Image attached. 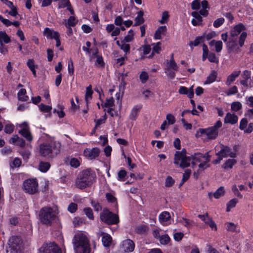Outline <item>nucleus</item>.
<instances>
[{
    "label": "nucleus",
    "mask_w": 253,
    "mask_h": 253,
    "mask_svg": "<svg viewBox=\"0 0 253 253\" xmlns=\"http://www.w3.org/2000/svg\"><path fill=\"white\" fill-rule=\"evenodd\" d=\"M238 121V117L235 114H231L230 113H227L225 118V123H230L231 124H235Z\"/></svg>",
    "instance_id": "f3484780"
},
{
    "label": "nucleus",
    "mask_w": 253,
    "mask_h": 253,
    "mask_svg": "<svg viewBox=\"0 0 253 253\" xmlns=\"http://www.w3.org/2000/svg\"><path fill=\"white\" fill-rule=\"evenodd\" d=\"M93 91L92 90V87L91 85H89L86 88V92L85 95V100L86 104L88 103V99H91Z\"/></svg>",
    "instance_id": "c756f323"
},
{
    "label": "nucleus",
    "mask_w": 253,
    "mask_h": 253,
    "mask_svg": "<svg viewBox=\"0 0 253 253\" xmlns=\"http://www.w3.org/2000/svg\"><path fill=\"white\" fill-rule=\"evenodd\" d=\"M168 67L166 68L165 70L169 71V69H172L174 71H178V66L175 61H171V62H168Z\"/></svg>",
    "instance_id": "f704fd0d"
},
{
    "label": "nucleus",
    "mask_w": 253,
    "mask_h": 253,
    "mask_svg": "<svg viewBox=\"0 0 253 253\" xmlns=\"http://www.w3.org/2000/svg\"><path fill=\"white\" fill-rule=\"evenodd\" d=\"M226 228L228 231L234 232L236 230V226L233 223H227Z\"/></svg>",
    "instance_id": "0e129e2a"
},
{
    "label": "nucleus",
    "mask_w": 253,
    "mask_h": 253,
    "mask_svg": "<svg viewBox=\"0 0 253 253\" xmlns=\"http://www.w3.org/2000/svg\"><path fill=\"white\" fill-rule=\"evenodd\" d=\"M206 224L209 225L211 229L216 231L217 230V227L215 223L211 219V218H210L208 221L207 223H206Z\"/></svg>",
    "instance_id": "e2e57ef3"
},
{
    "label": "nucleus",
    "mask_w": 253,
    "mask_h": 253,
    "mask_svg": "<svg viewBox=\"0 0 253 253\" xmlns=\"http://www.w3.org/2000/svg\"><path fill=\"white\" fill-rule=\"evenodd\" d=\"M140 79L142 83H145L148 80V75L146 72H142L139 76Z\"/></svg>",
    "instance_id": "864d4df0"
},
{
    "label": "nucleus",
    "mask_w": 253,
    "mask_h": 253,
    "mask_svg": "<svg viewBox=\"0 0 253 253\" xmlns=\"http://www.w3.org/2000/svg\"><path fill=\"white\" fill-rule=\"evenodd\" d=\"M77 204L74 203H71L68 207V210L71 213H73L77 210Z\"/></svg>",
    "instance_id": "338daca9"
},
{
    "label": "nucleus",
    "mask_w": 253,
    "mask_h": 253,
    "mask_svg": "<svg viewBox=\"0 0 253 253\" xmlns=\"http://www.w3.org/2000/svg\"><path fill=\"white\" fill-rule=\"evenodd\" d=\"M149 230V227L145 225H141L136 227L135 231L138 234H146Z\"/></svg>",
    "instance_id": "c85d7f7f"
},
{
    "label": "nucleus",
    "mask_w": 253,
    "mask_h": 253,
    "mask_svg": "<svg viewBox=\"0 0 253 253\" xmlns=\"http://www.w3.org/2000/svg\"><path fill=\"white\" fill-rule=\"evenodd\" d=\"M159 241L162 245H167L170 242V239L168 234H164L161 235Z\"/></svg>",
    "instance_id": "473e14b6"
},
{
    "label": "nucleus",
    "mask_w": 253,
    "mask_h": 253,
    "mask_svg": "<svg viewBox=\"0 0 253 253\" xmlns=\"http://www.w3.org/2000/svg\"><path fill=\"white\" fill-rule=\"evenodd\" d=\"M244 29L245 26L242 23L236 25L230 31L231 37H235L238 36Z\"/></svg>",
    "instance_id": "dca6fc26"
},
{
    "label": "nucleus",
    "mask_w": 253,
    "mask_h": 253,
    "mask_svg": "<svg viewBox=\"0 0 253 253\" xmlns=\"http://www.w3.org/2000/svg\"><path fill=\"white\" fill-rule=\"evenodd\" d=\"M242 104L239 101L233 102L231 105V109L235 112H237L242 108Z\"/></svg>",
    "instance_id": "58836bf2"
},
{
    "label": "nucleus",
    "mask_w": 253,
    "mask_h": 253,
    "mask_svg": "<svg viewBox=\"0 0 253 253\" xmlns=\"http://www.w3.org/2000/svg\"><path fill=\"white\" fill-rule=\"evenodd\" d=\"M134 242L130 239L124 240L122 244V248L123 251L126 253L132 252L134 249Z\"/></svg>",
    "instance_id": "4468645a"
},
{
    "label": "nucleus",
    "mask_w": 253,
    "mask_h": 253,
    "mask_svg": "<svg viewBox=\"0 0 253 253\" xmlns=\"http://www.w3.org/2000/svg\"><path fill=\"white\" fill-rule=\"evenodd\" d=\"M84 212L86 215L90 219H93V215L92 210L89 208H85L84 209Z\"/></svg>",
    "instance_id": "69168bd1"
},
{
    "label": "nucleus",
    "mask_w": 253,
    "mask_h": 253,
    "mask_svg": "<svg viewBox=\"0 0 253 253\" xmlns=\"http://www.w3.org/2000/svg\"><path fill=\"white\" fill-rule=\"evenodd\" d=\"M208 59L210 62L213 63H217L218 58L216 57L215 54L214 53H210L209 54Z\"/></svg>",
    "instance_id": "13d9d810"
},
{
    "label": "nucleus",
    "mask_w": 253,
    "mask_h": 253,
    "mask_svg": "<svg viewBox=\"0 0 253 253\" xmlns=\"http://www.w3.org/2000/svg\"><path fill=\"white\" fill-rule=\"evenodd\" d=\"M200 7V0H194L191 3V8L193 10H198Z\"/></svg>",
    "instance_id": "6e6d98bb"
},
{
    "label": "nucleus",
    "mask_w": 253,
    "mask_h": 253,
    "mask_svg": "<svg viewBox=\"0 0 253 253\" xmlns=\"http://www.w3.org/2000/svg\"><path fill=\"white\" fill-rule=\"evenodd\" d=\"M68 70L70 75H73L74 74V68L73 61L71 59H70L68 62Z\"/></svg>",
    "instance_id": "bf43d9fd"
},
{
    "label": "nucleus",
    "mask_w": 253,
    "mask_h": 253,
    "mask_svg": "<svg viewBox=\"0 0 253 253\" xmlns=\"http://www.w3.org/2000/svg\"><path fill=\"white\" fill-rule=\"evenodd\" d=\"M114 99L113 97H111L109 99H106V102L104 103L103 106L105 107L111 108L114 106Z\"/></svg>",
    "instance_id": "a18cd8bd"
},
{
    "label": "nucleus",
    "mask_w": 253,
    "mask_h": 253,
    "mask_svg": "<svg viewBox=\"0 0 253 253\" xmlns=\"http://www.w3.org/2000/svg\"><path fill=\"white\" fill-rule=\"evenodd\" d=\"M238 203V200L234 198L230 200L227 203L226 211L228 212L230 211L231 209L235 207Z\"/></svg>",
    "instance_id": "72a5a7b5"
},
{
    "label": "nucleus",
    "mask_w": 253,
    "mask_h": 253,
    "mask_svg": "<svg viewBox=\"0 0 253 253\" xmlns=\"http://www.w3.org/2000/svg\"><path fill=\"white\" fill-rule=\"evenodd\" d=\"M144 13L142 11H140L137 13V16L135 18V23L133 25V26H137L141 24H142L144 22V19L143 17Z\"/></svg>",
    "instance_id": "b1692460"
},
{
    "label": "nucleus",
    "mask_w": 253,
    "mask_h": 253,
    "mask_svg": "<svg viewBox=\"0 0 253 253\" xmlns=\"http://www.w3.org/2000/svg\"><path fill=\"white\" fill-rule=\"evenodd\" d=\"M237 161L233 159H229L225 161V162L222 165V168L224 169H232L233 166L236 164Z\"/></svg>",
    "instance_id": "5701e85b"
},
{
    "label": "nucleus",
    "mask_w": 253,
    "mask_h": 253,
    "mask_svg": "<svg viewBox=\"0 0 253 253\" xmlns=\"http://www.w3.org/2000/svg\"><path fill=\"white\" fill-rule=\"evenodd\" d=\"M60 143L57 141L43 143L39 146V153L42 157L52 158L60 152Z\"/></svg>",
    "instance_id": "f03ea898"
},
{
    "label": "nucleus",
    "mask_w": 253,
    "mask_h": 253,
    "mask_svg": "<svg viewBox=\"0 0 253 253\" xmlns=\"http://www.w3.org/2000/svg\"><path fill=\"white\" fill-rule=\"evenodd\" d=\"M100 151L97 148H93L91 149H86L84 150V155L90 160L94 159L99 155Z\"/></svg>",
    "instance_id": "ddd939ff"
},
{
    "label": "nucleus",
    "mask_w": 253,
    "mask_h": 253,
    "mask_svg": "<svg viewBox=\"0 0 253 253\" xmlns=\"http://www.w3.org/2000/svg\"><path fill=\"white\" fill-rule=\"evenodd\" d=\"M217 73L215 71H212L210 75L207 77L205 84H209L214 82L217 78Z\"/></svg>",
    "instance_id": "a878e982"
},
{
    "label": "nucleus",
    "mask_w": 253,
    "mask_h": 253,
    "mask_svg": "<svg viewBox=\"0 0 253 253\" xmlns=\"http://www.w3.org/2000/svg\"><path fill=\"white\" fill-rule=\"evenodd\" d=\"M220 148V150L216 154V155L217 156V159L213 162L214 164H219L223 158L228 157L231 158H235L236 157V154L232 152L231 149L228 146L221 144Z\"/></svg>",
    "instance_id": "0eeeda50"
},
{
    "label": "nucleus",
    "mask_w": 253,
    "mask_h": 253,
    "mask_svg": "<svg viewBox=\"0 0 253 253\" xmlns=\"http://www.w3.org/2000/svg\"><path fill=\"white\" fill-rule=\"evenodd\" d=\"M39 253H61V250L54 242L44 244L40 249Z\"/></svg>",
    "instance_id": "9b49d317"
},
{
    "label": "nucleus",
    "mask_w": 253,
    "mask_h": 253,
    "mask_svg": "<svg viewBox=\"0 0 253 253\" xmlns=\"http://www.w3.org/2000/svg\"><path fill=\"white\" fill-rule=\"evenodd\" d=\"M73 244L76 253H90L89 241L84 234H76L74 237Z\"/></svg>",
    "instance_id": "7ed1b4c3"
},
{
    "label": "nucleus",
    "mask_w": 253,
    "mask_h": 253,
    "mask_svg": "<svg viewBox=\"0 0 253 253\" xmlns=\"http://www.w3.org/2000/svg\"><path fill=\"white\" fill-rule=\"evenodd\" d=\"M174 180L170 176H168L166 179L165 186L170 187L172 186L174 183Z\"/></svg>",
    "instance_id": "79ce46f5"
},
{
    "label": "nucleus",
    "mask_w": 253,
    "mask_h": 253,
    "mask_svg": "<svg viewBox=\"0 0 253 253\" xmlns=\"http://www.w3.org/2000/svg\"><path fill=\"white\" fill-rule=\"evenodd\" d=\"M56 211L52 208L45 206L39 211L38 219L41 224L51 226L56 219Z\"/></svg>",
    "instance_id": "20e7f679"
},
{
    "label": "nucleus",
    "mask_w": 253,
    "mask_h": 253,
    "mask_svg": "<svg viewBox=\"0 0 253 253\" xmlns=\"http://www.w3.org/2000/svg\"><path fill=\"white\" fill-rule=\"evenodd\" d=\"M170 214L168 211H164L159 215V219L161 222H166L169 220Z\"/></svg>",
    "instance_id": "7c9ffc66"
},
{
    "label": "nucleus",
    "mask_w": 253,
    "mask_h": 253,
    "mask_svg": "<svg viewBox=\"0 0 253 253\" xmlns=\"http://www.w3.org/2000/svg\"><path fill=\"white\" fill-rule=\"evenodd\" d=\"M138 110L139 109H138L136 106L134 107L132 109L129 116V118L130 119L134 120L136 119L138 112Z\"/></svg>",
    "instance_id": "09e8293b"
},
{
    "label": "nucleus",
    "mask_w": 253,
    "mask_h": 253,
    "mask_svg": "<svg viewBox=\"0 0 253 253\" xmlns=\"http://www.w3.org/2000/svg\"><path fill=\"white\" fill-rule=\"evenodd\" d=\"M186 150L183 149L181 151H176L174 157V164H179V167L182 169L188 167L191 161V157L186 156Z\"/></svg>",
    "instance_id": "423d86ee"
},
{
    "label": "nucleus",
    "mask_w": 253,
    "mask_h": 253,
    "mask_svg": "<svg viewBox=\"0 0 253 253\" xmlns=\"http://www.w3.org/2000/svg\"><path fill=\"white\" fill-rule=\"evenodd\" d=\"M77 23V21L76 20L75 17L74 16H70L69 18L68 19L67 23L65 24V26H75Z\"/></svg>",
    "instance_id": "37998d69"
},
{
    "label": "nucleus",
    "mask_w": 253,
    "mask_h": 253,
    "mask_svg": "<svg viewBox=\"0 0 253 253\" xmlns=\"http://www.w3.org/2000/svg\"><path fill=\"white\" fill-rule=\"evenodd\" d=\"M178 92L180 94L187 95L188 98L192 99L194 97V94L193 86L188 88L185 86H181L179 88Z\"/></svg>",
    "instance_id": "2eb2a0df"
},
{
    "label": "nucleus",
    "mask_w": 253,
    "mask_h": 253,
    "mask_svg": "<svg viewBox=\"0 0 253 253\" xmlns=\"http://www.w3.org/2000/svg\"><path fill=\"white\" fill-rule=\"evenodd\" d=\"M182 219L184 221L183 225L187 228H190V227L195 225V223L192 220H189L187 218H183Z\"/></svg>",
    "instance_id": "3c124183"
},
{
    "label": "nucleus",
    "mask_w": 253,
    "mask_h": 253,
    "mask_svg": "<svg viewBox=\"0 0 253 253\" xmlns=\"http://www.w3.org/2000/svg\"><path fill=\"white\" fill-rule=\"evenodd\" d=\"M224 22V19L223 18H220L216 19L214 23L213 26L215 28L219 27Z\"/></svg>",
    "instance_id": "774afa93"
},
{
    "label": "nucleus",
    "mask_w": 253,
    "mask_h": 253,
    "mask_svg": "<svg viewBox=\"0 0 253 253\" xmlns=\"http://www.w3.org/2000/svg\"><path fill=\"white\" fill-rule=\"evenodd\" d=\"M69 5H70L69 0H61V1L58 3V8H64Z\"/></svg>",
    "instance_id": "4d7b16f0"
},
{
    "label": "nucleus",
    "mask_w": 253,
    "mask_h": 253,
    "mask_svg": "<svg viewBox=\"0 0 253 253\" xmlns=\"http://www.w3.org/2000/svg\"><path fill=\"white\" fill-rule=\"evenodd\" d=\"M50 167L48 162H41L39 165V170L43 172H46Z\"/></svg>",
    "instance_id": "cd10ccee"
},
{
    "label": "nucleus",
    "mask_w": 253,
    "mask_h": 253,
    "mask_svg": "<svg viewBox=\"0 0 253 253\" xmlns=\"http://www.w3.org/2000/svg\"><path fill=\"white\" fill-rule=\"evenodd\" d=\"M26 90L25 89H21L18 93V98L19 100L22 101H26L28 100L29 97L26 95Z\"/></svg>",
    "instance_id": "bb28decb"
},
{
    "label": "nucleus",
    "mask_w": 253,
    "mask_h": 253,
    "mask_svg": "<svg viewBox=\"0 0 253 253\" xmlns=\"http://www.w3.org/2000/svg\"><path fill=\"white\" fill-rule=\"evenodd\" d=\"M44 35L47 38L53 39H55L56 37V36L59 35V33L57 32H55L49 28H45L43 31Z\"/></svg>",
    "instance_id": "412c9836"
},
{
    "label": "nucleus",
    "mask_w": 253,
    "mask_h": 253,
    "mask_svg": "<svg viewBox=\"0 0 253 253\" xmlns=\"http://www.w3.org/2000/svg\"><path fill=\"white\" fill-rule=\"evenodd\" d=\"M126 175V171L125 169L120 170L118 173V179L121 181H124V178Z\"/></svg>",
    "instance_id": "603ef678"
},
{
    "label": "nucleus",
    "mask_w": 253,
    "mask_h": 253,
    "mask_svg": "<svg viewBox=\"0 0 253 253\" xmlns=\"http://www.w3.org/2000/svg\"><path fill=\"white\" fill-rule=\"evenodd\" d=\"M205 36L198 37L194 41H191L189 42V45L192 47L193 45L197 46L200 42H203V39Z\"/></svg>",
    "instance_id": "4c0bfd02"
},
{
    "label": "nucleus",
    "mask_w": 253,
    "mask_h": 253,
    "mask_svg": "<svg viewBox=\"0 0 253 253\" xmlns=\"http://www.w3.org/2000/svg\"><path fill=\"white\" fill-rule=\"evenodd\" d=\"M0 41H3L5 43L10 42V38L5 31H0Z\"/></svg>",
    "instance_id": "2f4dec72"
},
{
    "label": "nucleus",
    "mask_w": 253,
    "mask_h": 253,
    "mask_svg": "<svg viewBox=\"0 0 253 253\" xmlns=\"http://www.w3.org/2000/svg\"><path fill=\"white\" fill-rule=\"evenodd\" d=\"M222 126V122L218 121L215 125L207 128H200L197 132L196 136H200L202 134H206L208 138L215 139L218 134V128Z\"/></svg>",
    "instance_id": "39448f33"
},
{
    "label": "nucleus",
    "mask_w": 253,
    "mask_h": 253,
    "mask_svg": "<svg viewBox=\"0 0 253 253\" xmlns=\"http://www.w3.org/2000/svg\"><path fill=\"white\" fill-rule=\"evenodd\" d=\"M9 247L6 250L7 253H17L20 250L22 241L17 236L12 237L9 240Z\"/></svg>",
    "instance_id": "9d476101"
},
{
    "label": "nucleus",
    "mask_w": 253,
    "mask_h": 253,
    "mask_svg": "<svg viewBox=\"0 0 253 253\" xmlns=\"http://www.w3.org/2000/svg\"><path fill=\"white\" fill-rule=\"evenodd\" d=\"M247 36V34L245 32H242V34H241L239 40V44L240 47H242L243 46Z\"/></svg>",
    "instance_id": "c03bdc74"
},
{
    "label": "nucleus",
    "mask_w": 253,
    "mask_h": 253,
    "mask_svg": "<svg viewBox=\"0 0 253 253\" xmlns=\"http://www.w3.org/2000/svg\"><path fill=\"white\" fill-rule=\"evenodd\" d=\"M167 30V27L165 26H162L159 27L158 29L156 31L155 33V38L156 39H161V34H164Z\"/></svg>",
    "instance_id": "393cba45"
},
{
    "label": "nucleus",
    "mask_w": 253,
    "mask_h": 253,
    "mask_svg": "<svg viewBox=\"0 0 253 253\" xmlns=\"http://www.w3.org/2000/svg\"><path fill=\"white\" fill-rule=\"evenodd\" d=\"M169 17V12L167 11H165L163 12L161 20L159 21V22L161 24H165L168 20Z\"/></svg>",
    "instance_id": "49530a36"
},
{
    "label": "nucleus",
    "mask_w": 253,
    "mask_h": 253,
    "mask_svg": "<svg viewBox=\"0 0 253 253\" xmlns=\"http://www.w3.org/2000/svg\"><path fill=\"white\" fill-rule=\"evenodd\" d=\"M224 188L223 186H221L218 188L214 193L212 194L211 193H209V196L210 199L211 198L212 196L215 198L218 199L220 197L223 196L224 195Z\"/></svg>",
    "instance_id": "6ab92c4d"
},
{
    "label": "nucleus",
    "mask_w": 253,
    "mask_h": 253,
    "mask_svg": "<svg viewBox=\"0 0 253 253\" xmlns=\"http://www.w3.org/2000/svg\"><path fill=\"white\" fill-rule=\"evenodd\" d=\"M134 32L132 30L128 31V34L125 37L124 39L123 40L127 42H131L133 40Z\"/></svg>",
    "instance_id": "ea45409f"
},
{
    "label": "nucleus",
    "mask_w": 253,
    "mask_h": 253,
    "mask_svg": "<svg viewBox=\"0 0 253 253\" xmlns=\"http://www.w3.org/2000/svg\"><path fill=\"white\" fill-rule=\"evenodd\" d=\"M89 54V60L92 61L93 60L98 56V49L96 47H94L91 48V52Z\"/></svg>",
    "instance_id": "c9c22d12"
},
{
    "label": "nucleus",
    "mask_w": 253,
    "mask_h": 253,
    "mask_svg": "<svg viewBox=\"0 0 253 253\" xmlns=\"http://www.w3.org/2000/svg\"><path fill=\"white\" fill-rule=\"evenodd\" d=\"M39 107L41 111L46 113L50 112L52 109L51 106L44 105L42 103L39 105Z\"/></svg>",
    "instance_id": "de8ad7c7"
},
{
    "label": "nucleus",
    "mask_w": 253,
    "mask_h": 253,
    "mask_svg": "<svg viewBox=\"0 0 253 253\" xmlns=\"http://www.w3.org/2000/svg\"><path fill=\"white\" fill-rule=\"evenodd\" d=\"M24 191L30 194H34L38 192V183L36 179H28L23 182Z\"/></svg>",
    "instance_id": "1a4fd4ad"
},
{
    "label": "nucleus",
    "mask_w": 253,
    "mask_h": 253,
    "mask_svg": "<svg viewBox=\"0 0 253 253\" xmlns=\"http://www.w3.org/2000/svg\"><path fill=\"white\" fill-rule=\"evenodd\" d=\"M251 73L249 70H245L243 71V74L241 75L243 80L248 81L251 78Z\"/></svg>",
    "instance_id": "5fc2aeb1"
},
{
    "label": "nucleus",
    "mask_w": 253,
    "mask_h": 253,
    "mask_svg": "<svg viewBox=\"0 0 253 253\" xmlns=\"http://www.w3.org/2000/svg\"><path fill=\"white\" fill-rule=\"evenodd\" d=\"M238 88L236 86L234 85L228 89V90L226 92V94L228 96H230L236 94Z\"/></svg>",
    "instance_id": "680f3d73"
},
{
    "label": "nucleus",
    "mask_w": 253,
    "mask_h": 253,
    "mask_svg": "<svg viewBox=\"0 0 253 253\" xmlns=\"http://www.w3.org/2000/svg\"><path fill=\"white\" fill-rule=\"evenodd\" d=\"M126 42L124 41H121L120 48L125 52L126 54H127L130 52V45Z\"/></svg>",
    "instance_id": "e433bc0d"
},
{
    "label": "nucleus",
    "mask_w": 253,
    "mask_h": 253,
    "mask_svg": "<svg viewBox=\"0 0 253 253\" xmlns=\"http://www.w3.org/2000/svg\"><path fill=\"white\" fill-rule=\"evenodd\" d=\"M227 47L230 51L237 50L239 49V47H237V43L236 41L234 39V37H231L229 41L226 43Z\"/></svg>",
    "instance_id": "a211bd4d"
},
{
    "label": "nucleus",
    "mask_w": 253,
    "mask_h": 253,
    "mask_svg": "<svg viewBox=\"0 0 253 253\" xmlns=\"http://www.w3.org/2000/svg\"><path fill=\"white\" fill-rule=\"evenodd\" d=\"M240 83L244 87L242 88V90L243 92H245L246 91V89L250 87L248 82L247 80H242L240 81Z\"/></svg>",
    "instance_id": "052dcab7"
},
{
    "label": "nucleus",
    "mask_w": 253,
    "mask_h": 253,
    "mask_svg": "<svg viewBox=\"0 0 253 253\" xmlns=\"http://www.w3.org/2000/svg\"><path fill=\"white\" fill-rule=\"evenodd\" d=\"M14 128L12 124H7L5 126L4 130L6 133L10 134L13 131Z\"/></svg>",
    "instance_id": "8fccbe9b"
},
{
    "label": "nucleus",
    "mask_w": 253,
    "mask_h": 253,
    "mask_svg": "<svg viewBox=\"0 0 253 253\" xmlns=\"http://www.w3.org/2000/svg\"><path fill=\"white\" fill-rule=\"evenodd\" d=\"M95 173L92 170L90 169L83 170L78 174L75 185L79 189H84L91 186L95 181Z\"/></svg>",
    "instance_id": "f257e3e1"
},
{
    "label": "nucleus",
    "mask_w": 253,
    "mask_h": 253,
    "mask_svg": "<svg viewBox=\"0 0 253 253\" xmlns=\"http://www.w3.org/2000/svg\"><path fill=\"white\" fill-rule=\"evenodd\" d=\"M100 218L102 221L109 225L116 224L119 222L118 215L107 209L104 210L101 213Z\"/></svg>",
    "instance_id": "6e6552de"
},
{
    "label": "nucleus",
    "mask_w": 253,
    "mask_h": 253,
    "mask_svg": "<svg viewBox=\"0 0 253 253\" xmlns=\"http://www.w3.org/2000/svg\"><path fill=\"white\" fill-rule=\"evenodd\" d=\"M101 235L103 236L102 242L105 247H109L111 244L112 238L108 234L102 232Z\"/></svg>",
    "instance_id": "aec40b11"
},
{
    "label": "nucleus",
    "mask_w": 253,
    "mask_h": 253,
    "mask_svg": "<svg viewBox=\"0 0 253 253\" xmlns=\"http://www.w3.org/2000/svg\"><path fill=\"white\" fill-rule=\"evenodd\" d=\"M21 129L19 131V133L21 134L26 140L31 142L33 140V136L29 130V127L27 123L24 122L20 125Z\"/></svg>",
    "instance_id": "f8f14e48"
},
{
    "label": "nucleus",
    "mask_w": 253,
    "mask_h": 253,
    "mask_svg": "<svg viewBox=\"0 0 253 253\" xmlns=\"http://www.w3.org/2000/svg\"><path fill=\"white\" fill-rule=\"evenodd\" d=\"M241 71H237L233 72L230 75H229L227 79L226 84L229 86L233 82L236 78H237L240 74Z\"/></svg>",
    "instance_id": "4be33fe9"
},
{
    "label": "nucleus",
    "mask_w": 253,
    "mask_h": 253,
    "mask_svg": "<svg viewBox=\"0 0 253 253\" xmlns=\"http://www.w3.org/2000/svg\"><path fill=\"white\" fill-rule=\"evenodd\" d=\"M95 65L100 67H104L105 63L103 61V57L101 55H99L96 58Z\"/></svg>",
    "instance_id": "a19ab883"
}]
</instances>
